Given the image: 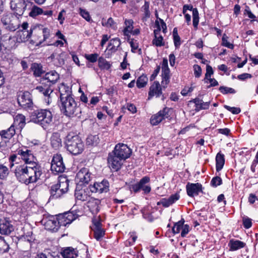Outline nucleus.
<instances>
[{"mask_svg":"<svg viewBox=\"0 0 258 258\" xmlns=\"http://www.w3.org/2000/svg\"><path fill=\"white\" fill-rule=\"evenodd\" d=\"M60 93V109L61 112L69 117H77L81 118L82 111L80 104L75 101L72 94V89L62 83L59 87Z\"/></svg>","mask_w":258,"mask_h":258,"instance_id":"obj_1","label":"nucleus"},{"mask_svg":"<svg viewBox=\"0 0 258 258\" xmlns=\"http://www.w3.org/2000/svg\"><path fill=\"white\" fill-rule=\"evenodd\" d=\"M11 169L17 179L26 185L36 183L42 174L41 167L38 163L14 165L13 168Z\"/></svg>","mask_w":258,"mask_h":258,"instance_id":"obj_2","label":"nucleus"},{"mask_svg":"<svg viewBox=\"0 0 258 258\" xmlns=\"http://www.w3.org/2000/svg\"><path fill=\"white\" fill-rule=\"evenodd\" d=\"M20 158L26 165L38 163L36 158L33 155V152L26 147L19 148L16 154H13L9 157L10 168H13L15 164H18Z\"/></svg>","mask_w":258,"mask_h":258,"instance_id":"obj_3","label":"nucleus"},{"mask_svg":"<svg viewBox=\"0 0 258 258\" xmlns=\"http://www.w3.org/2000/svg\"><path fill=\"white\" fill-rule=\"evenodd\" d=\"M31 117L33 122L40 124L44 129L47 128L52 123V114L48 109H41L35 110L33 112Z\"/></svg>","mask_w":258,"mask_h":258,"instance_id":"obj_4","label":"nucleus"},{"mask_svg":"<svg viewBox=\"0 0 258 258\" xmlns=\"http://www.w3.org/2000/svg\"><path fill=\"white\" fill-rule=\"evenodd\" d=\"M66 146L67 150L74 155L80 154L84 149L83 143L80 137L77 135L67 136Z\"/></svg>","mask_w":258,"mask_h":258,"instance_id":"obj_5","label":"nucleus"},{"mask_svg":"<svg viewBox=\"0 0 258 258\" xmlns=\"http://www.w3.org/2000/svg\"><path fill=\"white\" fill-rule=\"evenodd\" d=\"M1 22L5 28L11 31H15L20 25L19 17L11 13L4 14Z\"/></svg>","mask_w":258,"mask_h":258,"instance_id":"obj_6","label":"nucleus"},{"mask_svg":"<svg viewBox=\"0 0 258 258\" xmlns=\"http://www.w3.org/2000/svg\"><path fill=\"white\" fill-rule=\"evenodd\" d=\"M17 102L25 109H32L33 102L31 94L28 91H20L17 93Z\"/></svg>","mask_w":258,"mask_h":258,"instance_id":"obj_7","label":"nucleus"},{"mask_svg":"<svg viewBox=\"0 0 258 258\" xmlns=\"http://www.w3.org/2000/svg\"><path fill=\"white\" fill-rule=\"evenodd\" d=\"M29 5L32 6L31 3H27L25 0H11L10 2V7L14 12L13 14L19 17L23 15Z\"/></svg>","mask_w":258,"mask_h":258,"instance_id":"obj_8","label":"nucleus"},{"mask_svg":"<svg viewBox=\"0 0 258 258\" xmlns=\"http://www.w3.org/2000/svg\"><path fill=\"white\" fill-rule=\"evenodd\" d=\"M150 181V178L149 177L147 176H144L139 182L132 185L131 189L136 193L142 190L145 194H148L151 190V187L149 185Z\"/></svg>","mask_w":258,"mask_h":258,"instance_id":"obj_9","label":"nucleus"},{"mask_svg":"<svg viewBox=\"0 0 258 258\" xmlns=\"http://www.w3.org/2000/svg\"><path fill=\"white\" fill-rule=\"evenodd\" d=\"M172 109L165 107L162 110L152 115L150 119V122L153 125H156L163 120L170 119V113Z\"/></svg>","mask_w":258,"mask_h":258,"instance_id":"obj_10","label":"nucleus"},{"mask_svg":"<svg viewBox=\"0 0 258 258\" xmlns=\"http://www.w3.org/2000/svg\"><path fill=\"white\" fill-rule=\"evenodd\" d=\"M66 169L63 158L60 154L54 155L51 163V170L55 174L62 173Z\"/></svg>","mask_w":258,"mask_h":258,"instance_id":"obj_11","label":"nucleus"},{"mask_svg":"<svg viewBox=\"0 0 258 258\" xmlns=\"http://www.w3.org/2000/svg\"><path fill=\"white\" fill-rule=\"evenodd\" d=\"M36 90L43 95L44 101L47 105L52 102L53 95V89L52 87L47 85L41 84L37 86Z\"/></svg>","mask_w":258,"mask_h":258,"instance_id":"obj_12","label":"nucleus"},{"mask_svg":"<svg viewBox=\"0 0 258 258\" xmlns=\"http://www.w3.org/2000/svg\"><path fill=\"white\" fill-rule=\"evenodd\" d=\"M17 39L15 37H12L8 34L4 35L0 38L1 51L4 49L10 50L15 48L17 45Z\"/></svg>","mask_w":258,"mask_h":258,"instance_id":"obj_13","label":"nucleus"},{"mask_svg":"<svg viewBox=\"0 0 258 258\" xmlns=\"http://www.w3.org/2000/svg\"><path fill=\"white\" fill-rule=\"evenodd\" d=\"M107 161L109 168L114 171H117L121 168L124 161L111 152L108 154Z\"/></svg>","mask_w":258,"mask_h":258,"instance_id":"obj_14","label":"nucleus"},{"mask_svg":"<svg viewBox=\"0 0 258 258\" xmlns=\"http://www.w3.org/2000/svg\"><path fill=\"white\" fill-rule=\"evenodd\" d=\"M118 156L121 159L125 161L126 159L130 157L132 153L131 149L125 144H117L112 152Z\"/></svg>","mask_w":258,"mask_h":258,"instance_id":"obj_15","label":"nucleus"},{"mask_svg":"<svg viewBox=\"0 0 258 258\" xmlns=\"http://www.w3.org/2000/svg\"><path fill=\"white\" fill-rule=\"evenodd\" d=\"M59 227L61 226H66L70 224L73 221L77 219L78 215L74 212L69 211L57 216Z\"/></svg>","mask_w":258,"mask_h":258,"instance_id":"obj_16","label":"nucleus"},{"mask_svg":"<svg viewBox=\"0 0 258 258\" xmlns=\"http://www.w3.org/2000/svg\"><path fill=\"white\" fill-rule=\"evenodd\" d=\"M41 223L48 230L56 231L59 228L57 217L53 216L44 217L41 220Z\"/></svg>","mask_w":258,"mask_h":258,"instance_id":"obj_17","label":"nucleus"},{"mask_svg":"<svg viewBox=\"0 0 258 258\" xmlns=\"http://www.w3.org/2000/svg\"><path fill=\"white\" fill-rule=\"evenodd\" d=\"M59 75L55 71H50L45 74L41 80V84L47 85L51 87L59 80Z\"/></svg>","mask_w":258,"mask_h":258,"instance_id":"obj_18","label":"nucleus"},{"mask_svg":"<svg viewBox=\"0 0 258 258\" xmlns=\"http://www.w3.org/2000/svg\"><path fill=\"white\" fill-rule=\"evenodd\" d=\"M187 195L190 197L197 196L200 193H203V186L200 183L188 182L186 185Z\"/></svg>","mask_w":258,"mask_h":258,"instance_id":"obj_19","label":"nucleus"},{"mask_svg":"<svg viewBox=\"0 0 258 258\" xmlns=\"http://www.w3.org/2000/svg\"><path fill=\"white\" fill-rule=\"evenodd\" d=\"M91 192H106L109 190V182L107 180H103L100 182H95L90 186Z\"/></svg>","mask_w":258,"mask_h":258,"instance_id":"obj_20","label":"nucleus"},{"mask_svg":"<svg viewBox=\"0 0 258 258\" xmlns=\"http://www.w3.org/2000/svg\"><path fill=\"white\" fill-rule=\"evenodd\" d=\"M100 204L101 202L99 200L90 198L87 203V206L92 215H96L100 211Z\"/></svg>","mask_w":258,"mask_h":258,"instance_id":"obj_21","label":"nucleus"},{"mask_svg":"<svg viewBox=\"0 0 258 258\" xmlns=\"http://www.w3.org/2000/svg\"><path fill=\"white\" fill-rule=\"evenodd\" d=\"M155 25L157 27V29L154 31L155 38L152 41V43L157 47L164 46V42H163V38L160 35L161 27L158 20L155 21Z\"/></svg>","mask_w":258,"mask_h":258,"instance_id":"obj_22","label":"nucleus"},{"mask_svg":"<svg viewBox=\"0 0 258 258\" xmlns=\"http://www.w3.org/2000/svg\"><path fill=\"white\" fill-rule=\"evenodd\" d=\"M91 188L86 187L80 189H76L75 192V196L77 200L81 201L89 200L90 197Z\"/></svg>","mask_w":258,"mask_h":258,"instance_id":"obj_23","label":"nucleus"},{"mask_svg":"<svg viewBox=\"0 0 258 258\" xmlns=\"http://www.w3.org/2000/svg\"><path fill=\"white\" fill-rule=\"evenodd\" d=\"M187 10L191 11L192 12V24L194 28L196 29L199 22V12L197 8H193L192 6L189 5H185L183 7L182 13L185 14Z\"/></svg>","mask_w":258,"mask_h":258,"instance_id":"obj_24","label":"nucleus"},{"mask_svg":"<svg viewBox=\"0 0 258 258\" xmlns=\"http://www.w3.org/2000/svg\"><path fill=\"white\" fill-rule=\"evenodd\" d=\"M162 94V86L158 81H155L150 86L148 93V99L153 96L159 97Z\"/></svg>","mask_w":258,"mask_h":258,"instance_id":"obj_25","label":"nucleus"},{"mask_svg":"<svg viewBox=\"0 0 258 258\" xmlns=\"http://www.w3.org/2000/svg\"><path fill=\"white\" fill-rule=\"evenodd\" d=\"M180 195L178 193L171 195L168 198H163L157 202L158 206L162 205L163 207L167 208L174 204L179 199Z\"/></svg>","mask_w":258,"mask_h":258,"instance_id":"obj_26","label":"nucleus"},{"mask_svg":"<svg viewBox=\"0 0 258 258\" xmlns=\"http://www.w3.org/2000/svg\"><path fill=\"white\" fill-rule=\"evenodd\" d=\"M14 230V227L10 221L0 220V233L2 235H9Z\"/></svg>","mask_w":258,"mask_h":258,"instance_id":"obj_27","label":"nucleus"},{"mask_svg":"<svg viewBox=\"0 0 258 258\" xmlns=\"http://www.w3.org/2000/svg\"><path fill=\"white\" fill-rule=\"evenodd\" d=\"M77 177L84 183H88L91 180V173L87 168H82L77 174Z\"/></svg>","mask_w":258,"mask_h":258,"instance_id":"obj_28","label":"nucleus"},{"mask_svg":"<svg viewBox=\"0 0 258 258\" xmlns=\"http://www.w3.org/2000/svg\"><path fill=\"white\" fill-rule=\"evenodd\" d=\"M190 103H194L195 104V111L196 112H198L201 110H206L208 109L209 107V105L210 104V102H204L202 100H201L199 98H196L190 101H189Z\"/></svg>","mask_w":258,"mask_h":258,"instance_id":"obj_29","label":"nucleus"},{"mask_svg":"<svg viewBox=\"0 0 258 258\" xmlns=\"http://www.w3.org/2000/svg\"><path fill=\"white\" fill-rule=\"evenodd\" d=\"M246 243L239 240L232 239L228 243L230 251H236L245 246Z\"/></svg>","mask_w":258,"mask_h":258,"instance_id":"obj_30","label":"nucleus"},{"mask_svg":"<svg viewBox=\"0 0 258 258\" xmlns=\"http://www.w3.org/2000/svg\"><path fill=\"white\" fill-rule=\"evenodd\" d=\"M56 184L51 186L49 192L50 194L49 199L54 200L60 198L63 194V192L57 187Z\"/></svg>","mask_w":258,"mask_h":258,"instance_id":"obj_31","label":"nucleus"},{"mask_svg":"<svg viewBox=\"0 0 258 258\" xmlns=\"http://www.w3.org/2000/svg\"><path fill=\"white\" fill-rule=\"evenodd\" d=\"M60 253L63 258H76L78 255L77 250L71 247L62 249Z\"/></svg>","mask_w":258,"mask_h":258,"instance_id":"obj_32","label":"nucleus"},{"mask_svg":"<svg viewBox=\"0 0 258 258\" xmlns=\"http://www.w3.org/2000/svg\"><path fill=\"white\" fill-rule=\"evenodd\" d=\"M25 116L21 114H17L14 118V123L12 125H14L18 127L20 130H21L25 125Z\"/></svg>","mask_w":258,"mask_h":258,"instance_id":"obj_33","label":"nucleus"},{"mask_svg":"<svg viewBox=\"0 0 258 258\" xmlns=\"http://www.w3.org/2000/svg\"><path fill=\"white\" fill-rule=\"evenodd\" d=\"M64 194H66L69 189V180L66 177L59 178L58 183L55 184Z\"/></svg>","mask_w":258,"mask_h":258,"instance_id":"obj_34","label":"nucleus"},{"mask_svg":"<svg viewBox=\"0 0 258 258\" xmlns=\"http://www.w3.org/2000/svg\"><path fill=\"white\" fill-rule=\"evenodd\" d=\"M0 134L4 139L10 140L16 134V127L14 126V125L12 124L8 129L1 131Z\"/></svg>","mask_w":258,"mask_h":258,"instance_id":"obj_35","label":"nucleus"},{"mask_svg":"<svg viewBox=\"0 0 258 258\" xmlns=\"http://www.w3.org/2000/svg\"><path fill=\"white\" fill-rule=\"evenodd\" d=\"M225 164L224 155L221 152L217 153L216 156V169L219 172L223 168Z\"/></svg>","mask_w":258,"mask_h":258,"instance_id":"obj_36","label":"nucleus"},{"mask_svg":"<svg viewBox=\"0 0 258 258\" xmlns=\"http://www.w3.org/2000/svg\"><path fill=\"white\" fill-rule=\"evenodd\" d=\"M133 23V21L131 19H126L125 20L124 25L125 26L123 30V35L124 36L127 37H129L130 36V34L132 33L133 29L134 28Z\"/></svg>","mask_w":258,"mask_h":258,"instance_id":"obj_37","label":"nucleus"},{"mask_svg":"<svg viewBox=\"0 0 258 258\" xmlns=\"http://www.w3.org/2000/svg\"><path fill=\"white\" fill-rule=\"evenodd\" d=\"M121 44V41L119 38H115L110 40L108 47L109 49L112 52H116Z\"/></svg>","mask_w":258,"mask_h":258,"instance_id":"obj_38","label":"nucleus"},{"mask_svg":"<svg viewBox=\"0 0 258 258\" xmlns=\"http://www.w3.org/2000/svg\"><path fill=\"white\" fill-rule=\"evenodd\" d=\"M50 140L51 145L53 148L57 149L61 146V140L58 134H53L51 137Z\"/></svg>","mask_w":258,"mask_h":258,"instance_id":"obj_39","label":"nucleus"},{"mask_svg":"<svg viewBox=\"0 0 258 258\" xmlns=\"http://www.w3.org/2000/svg\"><path fill=\"white\" fill-rule=\"evenodd\" d=\"M31 69L35 77H40L43 73L42 67L41 64L33 63L31 65Z\"/></svg>","mask_w":258,"mask_h":258,"instance_id":"obj_40","label":"nucleus"},{"mask_svg":"<svg viewBox=\"0 0 258 258\" xmlns=\"http://www.w3.org/2000/svg\"><path fill=\"white\" fill-rule=\"evenodd\" d=\"M10 249L9 244L4 237L0 236V253L3 254L8 252Z\"/></svg>","mask_w":258,"mask_h":258,"instance_id":"obj_41","label":"nucleus"},{"mask_svg":"<svg viewBox=\"0 0 258 258\" xmlns=\"http://www.w3.org/2000/svg\"><path fill=\"white\" fill-rule=\"evenodd\" d=\"M148 79L146 75L143 74L140 76L137 80V86L138 88H142L145 87L147 83Z\"/></svg>","mask_w":258,"mask_h":258,"instance_id":"obj_42","label":"nucleus"},{"mask_svg":"<svg viewBox=\"0 0 258 258\" xmlns=\"http://www.w3.org/2000/svg\"><path fill=\"white\" fill-rule=\"evenodd\" d=\"M37 34L40 35L39 37L41 39L39 40V43L41 44L49 37V30L47 28H44L42 31L39 30Z\"/></svg>","mask_w":258,"mask_h":258,"instance_id":"obj_43","label":"nucleus"},{"mask_svg":"<svg viewBox=\"0 0 258 258\" xmlns=\"http://www.w3.org/2000/svg\"><path fill=\"white\" fill-rule=\"evenodd\" d=\"M98 67L101 70H108L111 67V64L105 58L100 57L98 58Z\"/></svg>","mask_w":258,"mask_h":258,"instance_id":"obj_44","label":"nucleus"},{"mask_svg":"<svg viewBox=\"0 0 258 258\" xmlns=\"http://www.w3.org/2000/svg\"><path fill=\"white\" fill-rule=\"evenodd\" d=\"M184 222V219L182 218L180 221L174 224L172 229L174 234H177L179 233L180 231H181Z\"/></svg>","mask_w":258,"mask_h":258,"instance_id":"obj_45","label":"nucleus"},{"mask_svg":"<svg viewBox=\"0 0 258 258\" xmlns=\"http://www.w3.org/2000/svg\"><path fill=\"white\" fill-rule=\"evenodd\" d=\"M173 38L175 47L176 48H179L181 45V39L180 36L178 34L177 29L176 28H174L173 29Z\"/></svg>","mask_w":258,"mask_h":258,"instance_id":"obj_46","label":"nucleus"},{"mask_svg":"<svg viewBox=\"0 0 258 258\" xmlns=\"http://www.w3.org/2000/svg\"><path fill=\"white\" fill-rule=\"evenodd\" d=\"M43 13V10L36 6H33L31 9V11L29 13V15L31 17H35L37 16L42 14Z\"/></svg>","mask_w":258,"mask_h":258,"instance_id":"obj_47","label":"nucleus"},{"mask_svg":"<svg viewBox=\"0 0 258 258\" xmlns=\"http://www.w3.org/2000/svg\"><path fill=\"white\" fill-rule=\"evenodd\" d=\"M94 237L97 240L100 241L105 235V231L102 228L96 229H93Z\"/></svg>","mask_w":258,"mask_h":258,"instance_id":"obj_48","label":"nucleus"},{"mask_svg":"<svg viewBox=\"0 0 258 258\" xmlns=\"http://www.w3.org/2000/svg\"><path fill=\"white\" fill-rule=\"evenodd\" d=\"M228 37L226 35V34H224L223 35L222 38V43L221 45L223 46L226 47L228 48L233 49L234 47V45L230 43L228 41Z\"/></svg>","mask_w":258,"mask_h":258,"instance_id":"obj_49","label":"nucleus"},{"mask_svg":"<svg viewBox=\"0 0 258 258\" xmlns=\"http://www.w3.org/2000/svg\"><path fill=\"white\" fill-rule=\"evenodd\" d=\"M21 27L22 28V32L23 35H26V38H29L31 36L32 33V29H30V30L29 31H26V29H27L28 27V23L27 22H24L22 25H21Z\"/></svg>","mask_w":258,"mask_h":258,"instance_id":"obj_50","label":"nucleus"},{"mask_svg":"<svg viewBox=\"0 0 258 258\" xmlns=\"http://www.w3.org/2000/svg\"><path fill=\"white\" fill-rule=\"evenodd\" d=\"M79 13L87 21H91V17L90 15L89 12H88L86 10L80 8L79 9Z\"/></svg>","mask_w":258,"mask_h":258,"instance_id":"obj_51","label":"nucleus"},{"mask_svg":"<svg viewBox=\"0 0 258 258\" xmlns=\"http://www.w3.org/2000/svg\"><path fill=\"white\" fill-rule=\"evenodd\" d=\"M219 90L223 94H235L236 93V91L234 89L225 86H221Z\"/></svg>","mask_w":258,"mask_h":258,"instance_id":"obj_52","label":"nucleus"},{"mask_svg":"<svg viewBox=\"0 0 258 258\" xmlns=\"http://www.w3.org/2000/svg\"><path fill=\"white\" fill-rule=\"evenodd\" d=\"M9 173L8 168L0 162V178H5Z\"/></svg>","mask_w":258,"mask_h":258,"instance_id":"obj_53","label":"nucleus"},{"mask_svg":"<svg viewBox=\"0 0 258 258\" xmlns=\"http://www.w3.org/2000/svg\"><path fill=\"white\" fill-rule=\"evenodd\" d=\"M210 184L212 186L216 187L222 184V178L219 176L214 177L212 179Z\"/></svg>","mask_w":258,"mask_h":258,"instance_id":"obj_54","label":"nucleus"},{"mask_svg":"<svg viewBox=\"0 0 258 258\" xmlns=\"http://www.w3.org/2000/svg\"><path fill=\"white\" fill-rule=\"evenodd\" d=\"M150 3L149 2L145 1L144 5L142 7V11L144 12L146 17H149L150 12L149 10Z\"/></svg>","mask_w":258,"mask_h":258,"instance_id":"obj_55","label":"nucleus"},{"mask_svg":"<svg viewBox=\"0 0 258 258\" xmlns=\"http://www.w3.org/2000/svg\"><path fill=\"white\" fill-rule=\"evenodd\" d=\"M98 54L97 53H93L90 54H85V57L86 59L89 61L91 62H96L98 59Z\"/></svg>","mask_w":258,"mask_h":258,"instance_id":"obj_56","label":"nucleus"},{"mask_svg":"<svg viewBox=\"0 0 258 258\" xmlns=\"http://www.w3.org/2000/svg\"><path fill=\"white\" fill-rule=\"evenodd\" d=\"M224 107L234 114H239L241 111L240 108L238 107H230L227 105H224Z\"/></svg>","mask_w":258,"mask_h":258,"instance_id":"obj_57","label":"nucleus"},{"mask_svg":"<svg viewBox=\"0 0 258 258\" xmlns=\"http://www.w3.org/2000/svg\"><path fill=\"white\" fill-rule=\"evenodd\" d=\"M242 223L245 228L248 229L250 228L252 225L251 219L247 217H243L242 219Z\"/></svg>","mask_w":258,"mask_h":258,"instance_id":"obj_58","label":"nucleus"},{"mask_svg":"<svg viewBox=\"0 0 258 258\" xmlns=\"http://www.w3.org/2000/svg\"><path fill=\"white\" fill-rule=\"evenodd\" d=\"M194 71V75L195 77L196 78H199L202 74V69L201 67L198 65V64H195L193 66Z\"/></svg>","mask_w":258,"mask_h":258,"instance_id":"obj_59","label":"nucleus"},{"mask_svg":"<svg viewBox=\"0 0 258 258\" xmlns=\"http://www.w3.org/2000/svg\"><path fill=\"white\" fill-rule=\"evenodd\" d=\"M128 41L132 48L131 51L133 52H135L136 50L138 48V43H137V40L132 39L131 40L128 39Z\"/></svg>","mask_w":258,"mask_h":258,"instance_id":"obj_60","label":"nucleus"},{"mask_svg":"<svg viewBox=\"0 0 258 258\" xmlns=\"http://www.w3.org/2000/svg\"><path fill=\"white\" fill-rule=\"evenodd\" d=\"M189 231V226L187 224H183L181 231V236L184 237Z\"/></svg>","mask_w":258,"mask_h":258,"instance_id":"obj_61","label":"nucleus"},{"mask_svg":"<svg viewBox=\"0 0 258 258\" xmlns=\"http://www.w3.org/2000/svg\"><path fill=\"white\" fill-rule=\"evenodd\" d=\"M156 17L157 18V19L156 20H158L159 23H160V26L161 27V29H162L163 32L165 33L166 32L167 30V27L166 23L164 22V21L158 17V14H156Z\"/></svg>","mask_w":258,"mask_h":258,"instance_id":"obj_62","label":"nucleus"},{"mask_svg":"<svg viewBox=\"0 0 258 258\" xmlns=\"http://www.w3.org/2000/svg\"><path fill=\"white\" fill-rule=\"evenodd\" d=\"M213 73L214 72L212 68L210 66L207 65L206 67V73L205 74V79L210 78L212 75L213 74Z\"/></svg>","mask_w":258,"mask_h":258,"instance_id":"obj_63","label":"nucleus"},{"mask_svg":"<svg viewBox=\"0 0 258 258\" xmlns=\"http://www.w3.org/2000/svg\"><path fill=\"white\" fill-rule=\"evenodd\" d=\"M66 14V11L64 9H62L59 13L57 19L59 21V23L62 24L63 23V21L64 20V15Z\"/></svg>","mask_w":258,"mask_h":258,"instance_id":"obj_64","label":"nucleus"}]
</instances>
